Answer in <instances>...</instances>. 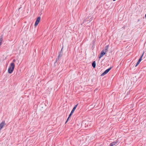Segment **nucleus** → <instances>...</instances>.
<instances>
[{"mask_svg": "<svg viewBox=\"0 0 146 146\" xmlns=\"http://www.w3.org/2000/svg\"><path fill=\"white\" fill-rule=\"evenodd\" d=\"M15 68V64L13 62H12L8 69V72L9 74H11Z\"/></svg>", "mask_w": 146, "mask_h": 146, "instance_id": "1", "label": "nucleus"}, {"mask_svg": "<svg viewBox=\"0 0 146 146\" xmlns=\"http://www.w3.org/2000/svg\"><path fill=\"white\" fill-rule=\"evenodd\" d=\"M112 67H111L110 68L107 69L102 74V76H103L107 74V73L108 72L111 70L112 68Z\"/></svg>", "mask_w": 146, "mask_h": 146, "instance_id": "2", "label": "nucleus"}, {"mask_svg": "<svg viewBox=\"0 0 146 146\" xmlns=\"http://www.w3.org/2000/svg\"><path fill=\"white\" fill-rule=\"evenodd\" d=\"M40 17H39L37 18V19L36 20L35 23V26H36L39 23L40 21Z\"/></svg>", "mask_w": 146, "mask_h": 146, "instance_id": "3", "label": "nucleus"}, {"mask_svg": "<svg viewBox=\"0 0 146 146\" xmlns=\"http://www.w3.org/2000/svg\"><path fill=\"white\" fill-rule=\"evenodd\" d=\"M106 52H105V51L104 50H103L100 54V56L99 57V58L100 59L104 55L106 54Z\"/></svg>", "mask_w": 146, "mask_h": 146, "instance_id": "4", "label": "nucleus"}, {"mask_svg": "<svg viewBox=\"0 0 146 146\" xmlns=\"http://www.w3.org/2000/svg\"><path fill=\"white\" fill-rule=\"evenodd\" d=\"M6 125V123L4 121H2L0 124V130L2 129L3 127Z\"/></svg>", "mask_w": 146, "mask_h": 146, "instance_id": "5", "label": "nucleus"}, {"mask_svg": "<svg viewBox=\"0 0 146 146\" xmlns=\"http://www.w3.org/2000/svg\"><path fill=\"white\" fill-rule=\"evenodd\" d=\"M89 18L87 17L86 18V19H84L83 21V23H84L86 21H89V22H88V23H89L90 22V21H91L92 19H93V17H92L90 18V20H88V19Z\"/></svg>", "mask_w": 146, "mask_h": 146, "instance_id": "6", "label": "nucleus"}, {"mask_svg": "<svg viewBox=\"0 0 146 146\" xmlns=\"http://www.w3.org/2000/svg\"><path fill=\"white\" fill-rule=\"evenodd\" d=\"M63 47H62V49H61V51H60V52H59V53H60L59 55H58V58H56V61H57L58 59H59V58H60V57H61L62 56V54H61V52L63 49Z\"/></svg>", "mask_w": 146, "mask_h": 146, "instance_id": "7", "label": "nucleus"}, {"mask_svg": "<svg viewBox=\"0 0 146 146\" xmlns=\"http://www.w3.org/2000/svg\"><path fill=\"white\" fill-rule=\"evenodd\" d=\"M117 143V141H114L113 142L111 143H110V145L111 146H113L115 145Z\"/></svg>", "mask_w": 146, "mask_h": 146, "instance_id": "8", "label": "nucleus"}, {"mask_svg": "<svg viewBox=\"0 0 146 146\" xmlns=\"http://www.w3.org/2000/svg\"><path fill=\"white\" fill-rule=\"evenodd\" d=\"M78 105V104H77L76 105H75L74 107L73 108V109H72V111H71V112L73 113L74 111H75V109H76L77 106Z\"/></svg>", "mask_w": 146, "mask_h": 146, "instance_id": "9", "label": "nucleus"}, {"mask_svg": "<svg viewBox=\"0 0 146 146\" xmlns=\"http://www.w3.org/2000/svg\"><path fill=\"white\" fill-rule=\"evenodd\" d=\"M109 47V45H107L105 47V52H106L108 51V48Z\"/></svg>", "mask_w": 146, "mask_h": 146, "instance_id": "10", "label": "nucleus"}, {"mask_svg": "<svg viewBox=\"0 0 146 146\" xmlns=\"http://www.w3.org/2000/svg\"><path fill=\"white\" fill-rule=\"evenodd\" d=\"M92 65L94 68H95L96 67V64L95 61L93 62L92 63Z\"/></svg>", "mask_w": 146, "mask_h": 146, "instance_id": "11", "label": "nucleus"}, {"mask_svg": "<svg viewBox=\"0 0 146 146\" xmlns=\"http://www.w3.org/2000/svg\"><path fill=\"white\" fill-rule=\"evenodd\" d=\"M3 35H2L0 37V41L2 42V41L3 40Z\"/></svg>", "mask_w": 146, "mask_h": 146, "instance_id": "12", "label": "nucleus"}, {"mask_svg": "<svg viewBox=\"0 0 146 146\" xmlns=\"http://www.w3.org/2000/svg\"><path fill=\"white\" fill-rule=\"evenodd\" d=\"M143 54H144V53H143L142 55L141 56L140 58H139V60H140V61H141L142 60V57H143Z\"/></svg>", "mask_w": 146, "mask_h": 146, "instance_id": "13", "label": "nucleus"}, {"mask_svg": "<svg viewBox=\"0 0 146 146\" xmlns=\"http://www.w3.org/2000/svg\"><path fill=\"white\" fill-rule=\"evenodd\" d=\"M141 61H140V60H138V61L137 62L136 64V65L135 66L136 67L140 63V62Z\"/></svg>", "mask_w": 146, "mask_h": 146, "instance_id": "14", "label": "nucleus"}, {"mask_svg": "<svg viewBox=\"0 0 146 146\" xmlns=\"http://www.w3.org/2000/svg\"><path fill=\"white\" fill-rule=\"evenodd\" d=\"M73 113H72V112H71L70 114V115H69V116H68V118H69L70 117H71V115H72V114Z\"/></svg>", "mask_w": 146, "mask_h": 146, "instance_id": "15", "label": "nucleus"}, {"mask_svg": "<svg viewBox=\"0 0 146 146\" xmlns=\"http://www.w3.org/2000/svg\"><path fill=\"white\" fill-rule=\"evenodd\" d=\"M45 50H43L42 51V54H43V52H44V54H45Z\"/></svg>", "mask_w": 146, "mask_h": 146, "instance_id": "16", "label": "nucleus"}, {"mask_svg": "<svg viewBox=\"0 0 146 146\" xmlns=\"http://www.w3.org/2000/svg\"><path fill=\"white\" fill-rule=\"evenodd\" d=\"M69 119V118H68H68H67V120H66V123H67V122L68 121V120Z\"/></svg>", "mask_w": 146, "mask_h": 146, "instance_id": "17", "label": "nucleus"}, {"mask_svg": "<svg viewBox=\"0 0 146 146\" xmlns=\"http://www.w3.org/2000/svg\"><path fill=\"white\" fill-rule=\"evenodd\" d=\"M16 60L15 59H13V62H15V61H16Z\"/></svg>", "mask_w": 146, "mask_h": 146, "instance_id": "18", "label": "nucleus"}, {"mask_svg": "<svg viewBox=\"0 0 146 146\" xmlns=\"http://www.w3.org/2000/svg\"><path fill=\"white\" fill-rule=\"evenodd\" d=\"M1 43H2V42L0 41V46L1 45Z\"/></svg>", "mask_w": 146, "mask_h": 146, "instance_id": "19", "label": "nucleus"}, {"mask_svg": "<svg viewBox=\"0 0 146 146\" xmlns=\"http://www.w3.org/2000/svg\"><path fill=\"white\" fill-rule=\"evenodd\" d=\"M145 17L146 18V14L145 15Z\"/></svg>", "mask_w": 146, "mask_h": 146, "instance_id": "20", "label": "nucleus"}, {"mask_svg": "<svg viewBox=\"0 0 146 146\" xmlns=\"http://www.w3.org/2000/svg\"><path fill=\"white\" fill-rule=\"evenodd\" d=\"M116 0H113V1H115Z\"/></svg>", "mask_w": 146, "mask_h": 146, "instance_id": "21", "label": "nucleus"}, {"mask_svg": "<svg viewBox=\"0 0 146 146\" xmlns=\"http://www.w3.org/2000/svg\"><path fill=\"white\" fill-rule=\"evenodd\" d=\"M110 146H111V145H110Z\"/></svg>", "mask_w": 146, "mask_h": 146, "instance_id": "22", "label": "nucleus"}]
</instances>
